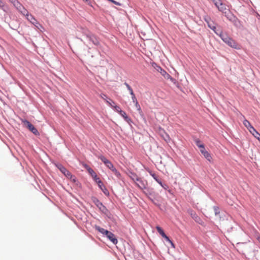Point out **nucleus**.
Listing matches in <instances>:
<instances>
[{
  "mask_svg": "<svg viewBox=\"0 0 260 260\" xmlns=\"http://www.w3.org/2000/svg\"><path fill=\"white\" fill-rule=\"evenodd\" d=\"M195 143L197 146H198L199 145H201V144H202V142L199 139H196Z\"/></svg>",
  "mask_w": 260,
  "mask_h": 260,
  "instance_id": "nucleus-33",
  "label": "nucleus"
},
{
  "mask_svg": "<svg viewBox=\"0 0 260 260\" xmlns=\"http://www.w3.org/2000/svg\"><path fill=\"white\" fill-rule=\"evenodd\" d=\"M150 174L151 176L157 181L161 186H162V183L160 179L158 178L157 175L150 172Z\"/></svg>",
  "mask_w": 260,
  "mask_h": 260,
  "instance_id": "nucleus-21",
  "label": "nucleus"
},
{
  "mask_svg": "<svg viewBox=\"0 0 260 260\" xmlns=\"http://www.w3.org/2000/svg\"><path fill=\"white\" fill-rule=\"evenodd\" d=\"M73 181H74V182H76V179H75V178H74L73 179Z\"/></svg>",
  "mask_w": 260,
  "mask_h": 260,
  "instance_id": "nucleus-41",
  "label": "nucleus"
},
{
  "mask_svg": "<svg viewBox=\"0 0 260 260\" xmlns=\"http://www.w3.org/2000/svg\"><path fill=\"white\" fill-rule=\"evenodd\" d=\"M3 6V3L2 0H0V6L2 7Z\"/></svg>",
  "mask_w": 260,
  "mask_h": 260,
  "instance_id": "nucleus-36",
  "label": "nucleus"
},
{
  "mask_svg": "<svg viewBox=\"0 0 260 260\" xmlns=\"http://www.w3.org/2000/svg\"><path fill=\"white\" fill-rule=\"evenodd\" d=\"M99 158L104 162V164L106 166L107 168L109 169L113 168L114 167L112 162L107 159L104 156L100 155L99 156Z\"/></svg>",
  "mask_w": 260,
  "mask_h": 260,
  "instance_id": "nucleus-7",
  "label": "nucleus"
},
{
  "mask_svg": "<svg viewBox=\"0 0 260 260\" xmlns=\"http://www.w3.org/2000/svg\"><path fill=\"white\" fill-rule=\"evenodd\" d=\"M135 184L139 188L143 189L146 188L147 183L146 181L143 180L141 178H139L135 182Z\"/></svg>",
  "mask_w": 260,
  "mask_h": 260,
  "instance_id": "nucleus-8",
  "label": "nucleus"
},
{
  "mask_svg": "<svg viewBox=\"0 0 260 260\" xmlns=\"http://www.w3.org/2000/svg\"><path fill=\"white\" fill-rule=\"evenodd\" d=\"M83 166L87 170V171L91 168L88 165L85 164H83Z\"/></svg>",
  "mask_w": 260,
  "mask_h": 260,
  "instance_id": "nucleus-34",
  "label": "nucleus"
},
{
  "mask_svg": "<svg viewBox=\"0 0 260 260\" xmlns=\"http://www.w3.org/2000/svg\"><path fill=\"white\" fill-rule=\"evenodd\" d=\"M107 103H108L109 104V106H110L111 107L113 108L118 113H120V111H121L122 110H121L119 106H113L112 105V104L109 102V101H106Z\"/></svg>",
  "mask_w": 260,
  "mask_h": 260,
  "instance_id": "nucleus-20",
  "label": "nucleus"
},
{
  "mask_svg": "<svg viewBox=\"0 0 260 260\" xmlns=\"http://www.w3.org/2000/svg\"><path fill=\"white\" fill-rule=\"evenodd\" d=\"M222 41L227 44L229 46L237 49H240V45H239L235 40L230 38L225 34H222L221 32L218 35Z\"/></svg>",
  "mask_w": 260,
  "mask_h": 260,
  "instance_id": "nucleus-1",
  "label": "nucleus"
},
{
  "mask_svg": "<svg viewBox=\"0 0 260 260\" xmlns=\"http://www.w3.org/2000/svg\"><path fill=\"white\" fill-rule=\"evenodd\" d=\"M95 229L99 232L101 233L102 234H103V235H107V233L109 232L108 231H107L103 228H102L100 226H96Z\"/></svg>",
  "mask_w": 260,
  "mask_h": 260,
  "instance_id": "nucleus-24",
  "label": "nucleus"
},
{
  "mask_svg": "<svg viewBox=\"0 0 260 260\" xmlns=\"http://www.w3.org/2000/svg\"><path fill=\"white\" fill-rule=\"evenodd\" d=\"M158 68L159 70H158V71H159L162 75H165V74H167L165 70H162L160 67H159Z\"/></svg>",
  "mask_w": 260,
  "mask_h": 260,
  "instance_id": "nucleus-31",
  "label": "nucleus"
},
{
  "mask_svg": "<svg viewBox=\"0 0 260 260\" xmlns=\"http://www.w3.org/2000/svg\"><path fill=\"white\" fill-rule=\"evenodd\" d=\"M258 141L260 140V134L253 128L249 132Z\"/></svg>",
  "mask_w": 260,
  "mask_h": 260,
  "instance_id": "nucleus-16",
  "label": "nucleus"
},
{
  "mask_svg": "<svg viewBox=\"0 0 260 260\" xmlns=\"http://www.w3.org/2000/svg\"><path fill=\"white\" fill-rule=\"evenodd\" d=\"M218 214L217 211H216V209H215V214Z\"/></svg>",
  "mask_w": 260,
  "mask_h": 260,
  "instance_id": "nucleus-42",
  "label": "nucleus"
},
{
  "mask_svg": "<svg viewBox=\"0 0 260 260\" xmlns=\"http://www.w3.org/2000/svg\"><path fill=\"white\" fill-rule=\"evenodd\" d=\"M124 85L126 86V88L129 90L130 94L132 96V97H135L136 96L135 94V93H134V92L133 91V90L132 88V87L126 82L124 83Z\"/></svg>",
  "mask_w": 260,
  "mask_h": 260,
  "instance_id": "nucleus-23",
  "label": "nucleus"
},
{
  "mask_svg": "<svg viewBox=\"0 0 260 260\" xmlns=\"http://www.w3.org/2000/svg\"><path fill=\"white\" fill-rule=\"evenodd\" d=\"M25 16H26L27 19L33 24L35 25L36 24L38 23L34 16L30 14H29L28 12L25 14Z\"/></svg>",
  "mask_w": 260,
  "mask_h": 260,
  "instance_id": "nucleus-11",
  "label": "nucleus"
},
{
  "mask_svg": "<svg viewBox=\"0 0 260 260\" xmlns=\"http://www.w3.org/2000/svg\"><path fill=\"white\" fill-rule=\"evenodd\" d=\"M92 201L100 209H101L102 207H104L102 203L96 198L93 197L92 198Z\"/></svg>",
  "mask_w": 260,
  "mask_h": 260,
  "instance_id": "nucleus-14",
  "label": "nucleus"
},
{
  "mask_svg": "<svg viewBox=\"0 0 260 260\" xmlns=\"http://www.w3.org/2000/svg\"><path fill=\"white\" fill-rule=\"evenodd\" d=\"M243 124L250 132L254 127L251 125L250 123L246 119L243 120Z\"/></svg>",
  "mask_w": 260,
  "mask_h": 260,
  "instance_id": "nucleus-17",
  "label": "nucleus"
},
{
  "mask_svg": "<svg viewBox=\"0 0 260 260\" xmlns=\"http://www.w3.org/2000/svg\"><path fill=\"white\" fill-rule=\"evenodd\" d=\"M257 239H258V240L259 242L260 243V237H258L257 238Z\"/></svg>",
  "mask_w": 260,
  "mask_h": 260,
  "instance_id": "nucleus-40",
  "label": "nucleus"
},
{
  "mask_svg": "<svg viewBox=\"0 0 260 260\" xmlns=\"http://www.w3.org/2000/svg\"><path fill=\"white\" fill-rule=\"evenodd\" d=\"M14 6L23 15H25L27 12V10L17 1H13Z\"/></svg>",
  "mask_w": 260,
  "mask_h": 260,
  "instance_id": "nucleus-4",
  "label": "nucleus"
},
{
  "mask_svg": "<svg viewBox=\"0 0 260 260\" xmlns=\"http://www.w3.org/2000/svg\"><path fill=\"white\" fill-rule=\"evenodd\" d=\"M99 184H98V186L100 188V189L103 191L105 194L108 195L109 191L108 189L106 188L102 181H99Z\"/></svg>",
  "mask_w": 260,
  "mask_h": 260,
  "instance_id": "nucleus-12",
  "label": "nucleus"
},
{
  "mask_svg": "<svg viewBox=\"0 0 260 260\" xmlns=\"http://www.w3.org/2000/svg\"><path fill=\"white\" fill-rule=\"evenodd\" d=\"M198 147H199L200 149H203L204 148H205V147H204V145L203 144H201V145H199Z\"/></svg>",
  "mask_w": 260,
  "mask_h": 260,
  "instance_id": "nucleus-35",
  "label": "nucleus"
},
{
  "mask_svg": "<svg viewBox=\"0 0 260 260\" xmlns=\"http://www.w3.org/2000/svg\"><path fill=\"white\" fill-rule=\"evenodd\" d=\"M110 170L112 171V172L115 174V175L117 177L120 178V174L114 167H113V168H111Z\"/></svg>",
  "mask_w": 260,
  "mask_h": 260,
  "instance_id": "nucleus-25",
  "label": "nucleus"
},
{
  "mask_svg": "<svg viewBox=\"0 0 260 260\" xmlns=\"http://www.w3.org/2000/svg\"><path fill=\"white\" fill-rule=\"evenodd\" d=\"M22 123L23 124L27 127V128L31 131L36 136L39 135V133L37 129V128L31 124L28 121L26 120H22Z\"/></svg>",
  "mask_w": 260,
  "mask_h": 260,
  "instance_id": "nucleus-2",
  "label": "nucleus"
},
{
  "mask_svg": "<svg viewBox=\"0 0 260 260\" xmlns=\"http://www.w3.org/2000/svg\"><path fill=\"white\" fill-rule=\"evenodd\" d=\"M98 184H99V181H101L99 177L96 175V177H92Z\"/></svg>",
  "mask_w": 260,
  "mask_h": 260,
  "instance_id": "nucleus-32",
  "label": "nucleus"
},
{
  "mask_svg": "<svg viewBox=\"0 0 260 260\" xmlns=\"http://www.w3.org/2000/svg\"><path fill=\"white\" fill-rule=\"evenodd\" d=\"M189 213L191 217L195 220V221L200 224L202 223V220L194 212H193L192 210H190L189 211Z\"/></svg>",
  "mask_w": 260,
  "mask_h": 260,
  "instance_id": "nucleus-10",
  "label": "nucleus"
},
{
  "mask_svg": "<svg viewBox=\"0 0 260 260\" xmlns=\"http://www.w3.org/2000/svg\"><path fill=\"white\" fill-rule=\"evenodd\" d=\"M106 236L113 244H116L117 243V239L116 238L115 235L111 232L109 231Z\"/></svg>",
  "mask_w": 260,
  "mask_h": 260,
  "instance_id": "nucleus-9",
  "label": "nucleus"
},
{
  "mask_svg": "<svg viewBox=\"0 0 260 260\" xmlns=\"http://www.w3.org/2000/svg\"><path fill=\"white\" fill-rule=\"evenodd\" d=\"M87 37L94 45H99L100 44L99 40L94 36L89 35L87 36Z\"/></svg>",
  "mask_w": 260,
  "mask_h": 260,
  "instance_id": "nucleus-13",
  "label": "nucleus"
},
{
  "mask_svg": "<svg viewBox=\"0 0 260 260\" xmlns=\"http://www.w3.org/2000/svg\"><path fill=\"white\" fill-rule=\"evenodd\" d=\"M212 1L219 11L222 13H226V11L228 10V9L226 8V6L224 4L221 3L220 0H212Z\"/></svg>",
  "mask_w": 260,
  "mask_h": 260,
  "instance_id": "nucleus-3",
  "label": "nucleus"
},
{
  "mask_svg": "<svg viewBox=\"0 0 260 260\" xmlns=\"http://www.w3.org/2000/svg\"><path fill=\"white\" fill-rule=\"evenodd\" d=\"M132 99L133 102L135 104V106H136V108L137 109V110L139 111V112H141L142 111L141 109L140 106L139 105V104L137 101V100L136 96L132 97Z\"/></svg>",
  "mask_w": 260,
  "mask_h": 260,
  "instance_id": "nucleus-18",
  "label": "nucleus"
},
{
  "mask_svg": "<svg viewBox=\"0 0 260 260\" xmlns=\"http://www.w3.org/2000/svg\"><path fill=\"white\" fill-rule=\"evenodd\" d=\"M88 172L90 174V175L92 176V177H96V174L93 171V170L91 168L89 169V170L88 171Z\"/></svg>",
  "mask_w": 260,
  "mask_h": 260,
  "instance_id": "nucleus-28",
  "label": "nucleus"
},
{
  "mask_svg": "<svg viewBox=\"0 0 260 260\" xmlns=\"http://www.w3.org/2000/svg\"><path fill=\"white\" fill-rule=\"evenodd\" d=\"M205 21L208 24L209 27H210L211 29L214 30V31L217 34L219 35L220 31L216 30V27L214 26L213 22L211 21L210 18L207 17L205 18Z\"/></svg>",
  "mask_w": 260,
  "mask_h": 260,
  "instance_id": "nucleus-5",
  "label": "nucleus"
},
{
  "mask_svg": "<svg viewBox=\"0 0 260 260\" xmlns=\"http://www.w3.org/2000/svg\"><path fill=\"white\" fill-rule=\"evenodd\" d=\"M124 85L126 86V88L129 90L130 94L132 96V97H135L136 96L135 94V93H134V92L133 91V90L132 88V87L126 82L124 83Z\"/></svg>",
  "mask_w": 260,
  "mask_h": 260,
  "instance_id": "nucleus-22",
  "label": "nucleus"
},
{
  "mask_svg": "<svg viewBox=\"0 0 260 260\" xmlns=\"http://www.w3.org/2000/svg\"><path fill=\"white\" fill-rule=\"evenodd\" d=\"M163 238H165L167 241L169 242L173 247H174V243L166 235Z\"/></svg>",
  "mask_w": 260,
  "mask_h": 260,
  "instance_id": "nucleus-29",
  "label": "nucleus"
},
{
  "mask_svg": "<svg viewBox=\"0 0 260 260\" xmlns=\"http://www.w3.org/2000/svg\"><path fill=\"white\" fill-rule=\"evenodd\" d=\"M162 187H164L165 189H167V186L166 185L162 184V186H161Z\"/></svg>",
  "mask_w": 260,
  "mask_h": 260,
  "instance_id": "nucleus-37",
  "label": "nucleus"
},
{
  "mask_svg": "<svg viewBox=\"0 0 260 260\" xmlns=\"http://www.w3.org/2000/svg\"><path fill=\"white\" fill-rule=\"evenodd\" d=\"M129 177L135 183L139 178V177H138L135 174H132Z\"/></svg>",
  "mask_w": 260,
  "mask_h": 260,
  "instance_id": "nucleus-27",
  "label": "nucleus"
},
{
  "mask_svg": "<svg viewBox=\"0 0 260 260\" xmlns=\"http://www.w3.org/2000/svg\"><path fill=\"white\" fill-rule=\"evenodd\" d=\"M200 151L207 159L210 161L211 156L210 154L206 150L205 148H204L203 149H200Z\"/></svg>",
  "mask_w": 260,
  "mask_h": 260,
  "instance_id": "nucleus-15",
  "label": "nucleus"
},
{
  "mask_svg": "<svg viewBox=\"0 0 260 260\" xmlns=\"http://www.w3.org/2000/svg\"><path fill=\"white\" fill-rule=\"evenodd\" d=\"M13 1L14 0H9V1L12 4H13Z\"/></svg>",
  "mask_w": 260,
  "mask_h": 260,
  "instance_id": "nucleus-39",
  "label": "nucleus"
},
{
  "mask_svg": "<svg viewBox=\"0 0 260 260\" xmlns=\"http://www.w3.org/2000/svg\"><path fill=\"white\" fill-rule=\"evenodd\" d=\"M156 229L157 231V232L159 233V234L162 237H164L166 234L165 233V232H164V231L162 230V229L159 226H157L156 227Z\"/></svg>",
  "mask_w": 260,
  "mask_h": 260,
  "instance_id": "nucleus-26",
  "label": "nucleus"
},
{
  "mask_svg": "<svg viewBox=\"0 0 260 260\" xmlns=\"http://www.w3.org/2000/svg\"><path fill=\"white\" fill-rule=\"evenodd\" d=\"M101 98H102V99H104V96H106V95H105V94H103V95H101Z\"/></svg>",
  "mask_w": 260,
  "mask_h": 260,
  "instance_id": "nucleus-38",
  "label": "nucleus"
},
{
  "mask_svg": "<svg viewBox=\"0 0 260 260\" xmlns=\"http://www.w3.org/2000/svg\"><path fill=\"white\" fill-rule=\"evenodd\" d=\"M119 114L121 116H122L124 118V120L127 122L131 121V118L127 116L126 113L124 111L122 110L121 111H120Z\"/></svg>",
  "mask_w": 260,
  "mask_h": 260,
  "instance_id": "nucleus-19",
  "label": "nucleus"
},
{
  "mask_svg": "<svg viewBox=\"0 0 260 260\" xmlns=\"http://www.w3.org/2000/svg\"><path fill=\"white\" fill-rule=\"evenodd\" d=\"M83 1H84V2H87L88 0H82Z\"/></svg>",
  "mask_w": 260,
  "mask_h": 260,
  "instance_id": "nucleus-43",
  "label": "nucleus"
},
{
  "mask_svg": "<svg viewBox=\"0 0 260 260\" xmlns=\"http://www.w3.org/2000/svg\"><path fill=\"white\" fill-rule=\"evenodd\" d=\"M165 136H163V138L165 140V141L168 142L170 140V137L169 136L165 133Z\"/></svg>",
  "mask_w": 260,
  "mask_h": 260,
  "instance_id": "nucleus-30",
  "label": "nucleus"
},
{
  "mask_svg": "<svg viewBox=\"0 0 260 260\" xmlns=\"http://www.w3.org/2000/svg\"><path fill=\"white\" fill-rule=\"evenodd\" d=\"M59 170L67 177L72 178L71 173L60 164L56 165Z\"/></svg>",
  "mask_w": 260,
  "mask_h": 260,
  "instance_id": "nucleus-6",
  "label": "nucleus"
}]
</instances>
